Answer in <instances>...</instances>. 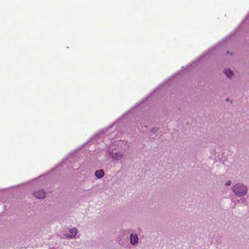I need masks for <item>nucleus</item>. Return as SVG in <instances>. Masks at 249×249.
I'll return each mask as SVG.
<instances>
[{"label": "nucleus", "mask_w": 249, "mask_h": 249, "mask_svg": "<svg viewBox=\"0 0 249 249\" xmlns=\"http://www.w3.org/2000/svg\"><path fill=\"white\" fill-rule=\"evenodd\" d=\"M95 175L97 178H101L104 176V171L102 169L97 170L95 172Z\"/></svg>", "instance_id": "39448f33"}, {"label": "nucleus", "mask_w": 249, "mask_h": 249, "mask_svg": "<svg viewBox=\"0 0 249 249\" xmlns=\"http://www.w3.org/2000/svg\"><path fill=\"white\" fill-rule=\"evenodd\" d=\"M224 73L228 77H231L233 74V71L230 69H226L224 71Z\"/></svg>", "instance_id": "423d86ee"}, {"label": "nucleus", "mask_w": 249, "mask_h": 249, "mask_svg": "<svg viewBox=\"0 0 249 249\" xmlns=\"http://www.w3.org/2000/svg\"><path fill=\"white\" fill-rule=\"evenodd\" d=\"M233 191L235 195L241 196L246 194L247 188L245 185L236 184L233 187Z\"/></svg>", "instance_id": "f257e3e1"}, {"label": "nucleus", "mask_w": 249, "mask_h": 249, "mask_svg": "<svg viewBox=\"0 0 249 249\" xmlns=\"http://www.w3.org/2000/svg\"><path fill=\"white\" fill-rule=\"evenodd\" d=\"M138 240V236L136 234H132L130 235V242L132 245H135L137 243Z\"/></svg>", "instance_id": "20e7f679"}, {"label": "nucleus", "mask_w": 249, "mask_h": 249, "mask_svg": "<svg viewBox=\"0 0 249 249\" xmlns=\"http://www.w3.org/2000/svg\"><path fill=\"white\" fill-rule=\"evenodd\" d=\"M70 234H67L65 235V236L69 238H72L76 236L77 230L76 228L71 229H70Z\"/></svg>", "instance_id": "7ed1b4c3"}, {"label": "nucleus", "mask_w": 249, "mask_h": 249, "mask_svg": "<svg viewBox=\"0 0 249 249\" xmlns=\"http://www.w3.org/2000/svg\"><path fill=\"white\" fill-rule=\"evenodd\" d=\"M34 196L37 198H44L46 196V193L43 190H39L34 192Z\"/></svg>", "instance_id": "f03ea898"}, {"label": "nucleus", "mask_w": 249, "mask_h": 249, "mask_svg": "<svg viewBox=\"0 0 249 249\" xmlns=\"http://www.w3.org/2000/svg\"><path fill=\"white\" fill-rule=\"evenodd\" d=\"M122 155L120 153H112V157L115 160H119L121 158Z\"/></svg>", "instance_id": "0eeeda50"}, {"label": "nucleus", "mask_w": 249, "mask_h": 249, "mask_svg": "<svg viewBox=\"0 0 249 249\" xmlns=\"http://www.w3.org/2000/svg\"><path fill=\"white\" fill-rule=\"evenodd\" d=\"M231 181L229 180L227 182H226L225 184L226 186H229V185H231Z\"/></svg>", "instance_id": "6e6552de"}]
</instances>
